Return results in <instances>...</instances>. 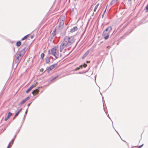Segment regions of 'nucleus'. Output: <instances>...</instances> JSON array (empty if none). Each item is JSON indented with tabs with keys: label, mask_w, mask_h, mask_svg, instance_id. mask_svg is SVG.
Returning <instances> with one entry per match:
<instances>
[{
	"label": "nucleus",
	"mask_w": 148,
	"mask_h": 148,
	"mask_svg": "<svg viewBox=\"0 0 148 148\" xmlns=\"http://www.w3.org/2000/svg\"><path fill=\"white\" fill-rule=\"evenodd\" d=\"M75 41L74 38L73 36L66 37L62 42L66 46H69L73 44Z\"/></svg>",
	"instance_id": "obj_1"
},
{
	"label": "nucleus",
	"mask_w": 148,
	"mask_h": 148,
	"mask_svg": "<svg viewBox=\"0 0 148 148\" xmlns=\"http://www.w3.org/2000/svg\"><path fill=\"white\" fill-rule=\"evenodd\" d=\"M112 27L110 26L108 27L103 32L102 36H104V39L105 40L108 39L109 36L112 30Z\"/></svg>",
	"instance_id": "obj_2"
},
{
	"label": "nucleus",
	"mask_w": 148,
	"mask_h": 148,
	"mask_svg": "<svg viewBox=\"0 0 148 148\" xmlns=\"http://www.w3.org/2000/svg\"><path fill=\"white\" fill-rule=\"evenodd\" d=\"M58 46H56L54 47L51 49V54L54 56L56 59H57L59 57Z\"/></svg>",
	"instance_id": "obj_3"
},
{
	"label": "nucleus",
	"mask_w": 148,
	"mask_h": 148,
	"mask_svg": "<svg viewBox=\"0 0 148 148\" xmlns=\"http://www.w3.org/2000/svg\"><path fill=\"white\" fill-rule=\"evenodd\" d=\"M27 51V47H25L23 50L20 51L18 53H16V55L22 59V57L25 54Z\"/></svg>",
	"instance_id": "obj_4"
},
{
	"label": "nucleus",
	"mask_w": 148,
	"mask_h": 148,
	"mask_svg": "<svg viewBox=\"0 0 148 148\" xmlns=\"http://www.w3.org/2000/svg\"><path fill=\"white\" fill-rule=\"evenodd\" d=\"M64 23V20L60 19L59 20V28L60 30H62L63 28V26Z\"/></svg>",
	"instance_id": "obj_5"
},
{
	"label": "nucleus",
	"mask_w": 148,
	"mask_h": 148,
	"mask_svg": "<svg viewBox=\"0 0 148 148\" xmlns=\"http://www.w3.org/2000/svg\"><path fill=\"white\" fill-rule=\"evenodd\" d=\"M66 46L65 45V44L62 42L60 46V52H62V50L63 49L64 47Z\"/></svg>",
	"instance_id": "obj_6"
},
{
	"label": "nucleus",
	"mask_w": 148,
	"mask_h": 148,
	"mask_svg": "<svg viewBox=\"0 0 148 148\" xmlns=\"http://www.w3.org/2000/svg\"><path fill=\"white\" fill-rule=\"evenodd\" d=\"M35 85H32L29 88H28L26 91V93H29L34 87H35L36 86Z\"/></svg>",
	"instance_id": "obj_7"
},
{
	"label": "nucleus",
	"mask_w": 148,
	"mask_h": 148,
	"mask_svg": "<svg viewBox=\"0 0 148 148\" xmlns=\"http://www.w3.org/2000/svg\"><path fill=\"white\" fill-rule=\"evenodd\" d=\"M39 90L38 89H35V90H34L32 92V93L33 94V95H35L37 94L39 92Z\"/></svg>",
	"instance_id": "obj_8"
},
{
	"label": "nucleus",
	"mask_w": 148,
	"mask_h": 148,
	"mask_svg": "<svg viewBox=\"0 0 148 148\" xmlns=\"http://www.w3.org/2000/svg\"><path fill=\"white\" fill-rule=\"evenodd\" d=\"M90 50H88L84 55L82 58V59H84L89 54L90 52Z\"/></svg>",
	"instance_id": "obj_9"
},
{
	"label": "nucleus",
	"mask_w": 148,
	"mask_h": 148,
	"mask_svg": "<svg viewBox=\"0 0 148 148\" xmlns=\"http://www.w3.org/2000/svg\"><path fill=\"white\" fill-rule=\"evenodd\" d=\"M78 29L77 27V26L74 27L72 29L70 30V32L71 33H73L75 31H76Z\"/></svg>",
	"instance_id": "obj_10"
},
{
	"label": "nucleus",
	"mask_w": 148,
	"mask_h": 148,
	"mask_svg": "<svg viewBox=\"0 0 148 148\" xmlns=\"http://www.w3.org/2000/svg\"><path fill=\"white\" fill-rule=\"evenodd\" d=\"M21 59L16 55V59L15 60L16 63L18 64L20 62Z\"/></svg>",
	"instance_id": "obj_11"
},
{
	"label": "nucleus",
	"mask_w": 148,
	"mask_h": 148,
	"mask_svg": "<svg viewBox=\"0 0 148 148\" xmlns=\"http://www.w3.org/2000/svg\"><path fill=\"white\" fill-rule=\"evenodd\" d=\"M45 59L46 63H49L50 62V59L49 56L46 57Z\"/></svg>",
	"instance_id": "obj_12"
},
{
	"label": "nucleus",
	"mask_w": 148,
	"mask_h": 148,
	"mask_svg": "<svg viewBox=\"0 0 148 148\" xmlns=\"http://www.w3.org/2000/svg\"><path fill=\"white\" fill-rule=\"evenodd\" d=\"M117 1V0H113L110 3L111 5H115L116 4Z\"/></svg>",
	"instance_id": "obj_13"
},
{
	"label": "nucleus",
	"mask_w": 148,
	"mask_h": 148,
	"mask_svg": "<svg viewBox=\"0 0 148 148\" xmlns=\"http://www.w3.org/2000/svg\"><path fill=\"white\" fill-rule=\"evenodd\" d=\"M21 45V41H18L16 43V45L17 47H20Z\"/></svg>",
	"instance_id": "obj_14"
},
{
	"label": "nucleus",
	"mask_w": 148,
	"mask_h": 148,
	"mask_svg": "<svg viewBox=\"0 0 148 148\" xmlns=\"http://www.w3.org/2000/svg\"><path fill=\"white\" fill-rule=\"evenodd\" d=\"M53 68L51 66H50L48 67L47 69V72H49L50 71L53 69Z\"/></svg>",
	"instance_id": "obj_15"
},
{
	"label": "nucleus",
	"mask_w": 148,
	"mask_h": 148,
	"mask_svg": "<svg viewBox=\"0 0 148 148\" xmlns=\"http://www.w3.org/2000/svg\"><path fill=\"white\" fill-rule=\"evenodd\" d=\"M58 77V75H57L54 77L53 78L51 79L50 80V82H52L55 80L56 78H57Z\"/></svg>",
	"instance_id": "obj_16"
},
{
	"label": "nucleus",
	"mask_w": 148,
	"mask_h": 148,
	"mask_svg": "<svg viewBox=\"0 0 148 148\" xmlns=\"http://www.w3.org/2000/svg\"><path fill=\"white\" fill-rule=\"evenodd\" d=\"M29 35V34L25 36L23 38H21V40H24L26 39Z\"/></svg>",
	"instance_id": "obj_17"
},
{
	"label": "nucleus",
	"mask_w": 148,
	"mask_h": 148,
	"mask_svg": "<svg viewBox=\"0 0 148 148\" xmlns=\"http://www.w3.org/2000/svg\"><path fill=\"white\" fill-rule=\"evenodd\" d=\"M26 101V100L25 99L21 102L20 104L21 105H22Z\"/></svg>",
	"instance_id": "obj_18"
},
{
	"label": "nucleus",
	"mask_w": 148,
	"mask_h": 148,
	"mask_svg": "<svg viewBox=\"0 0 148 148\" xmlns=\"http://www.w3.org/2000/svg\"><path fill=\"white\" fill-rule=\"evenodd\" d=\"M12 114L11 112H9L8 113V114L7 116L8 118L9 119L10 118V117L11 116Z\"/></svg>",
	"instance_id": "obj_19"
},
{
	"label": "nucleus",
	"mask_w": 148,
	"mask_h": 148,
	"mask_svg": "<svg viewBox=\"0 0 148 148\" xmlns=\"http://www.w3.org/2000/svg\"><path fill=\"white\" fill-rule=\"evenodd\" d=\"M58 65V64L56 63L55 64H53L51 65V66L53 67V69L54 68H55L57 67V66Z\"/></svg>",
	"instance_id": "obj_20"
},
{
	"label": "nucleus",
	"mask_w": 148,
	"mask_h": 148,
	"mask_svg": "<svg viewBox=\"0 0 148 148\" xmlns=\"http://www.w3.org/2000/svg\"><path fill=\"white\" fill-rule=\"evenodd\" d=\"M129 22H127L125 25L123 26V27L122 28V29H125L126 27L127 26V25L129 24Z\"/></svg>",
	"instance_id": "obj_21"
},
{
	"label": "nucleus",
	"mask_w": 148,
	"mask_h": 148,
	"mask_svg": "<svg viewBox=\"0 0 148 148\" xmlns=\"http://www.w3.org/2000/svg\"><path fill=\"white\" fill-rule=\"evenodd\" d=\"M130 0H124V2L125 4H127L128 5L129 4Z\"/></svg>",
	"instance_id": "obj_22"
},
{
	"label": "nucleus",
	"mask_w": 148,
	"mask_h": 148,
	"mask_svg": "<svg viewBox=\"0 0 148 148\" xmlns=\"http://www.w3.org/2000/svg\"><path fill=\"white\" fill-rule=\"evenodd\" d=\"M45 54L43 53H42L41 54V58L42 59H43L45 56Z\"/></svg>",
	"instance_id": "obj_23"
},
{
	"label": "nucleus",
	"mask_w": 148,
	"mask_h": 148,
	"mask_svg": "<svg viewBox=\"0 0 148 148\" xmlns=\"http://www.w3.org/2000/svg\"><path fill=\"white\" fill-rule=\"evenodd\" d=\"M16 135L14 137V138L13 139H12L11 141V142L12 143V144H13V143H14V139H15V138L16 137Z\"/></svg>",
	"instance_id": "obj_24"
},
{
	"label": "nucleus",
	"mask_w": 148,
	"mask_h": 148,
	"mask_svg": "<svg viewBox=\"0 0 148 148\" xmlns=\"http://www.w3.org/2000/svg\"><path fill=\"white\" fill-rule=\"evenodd\" d=\"M52 35L53 36H54L56 35V34L55 33V31H53V32L52 33Z\"/></svg>",
	"instance_id": "obj_25"
},
{
	"label": "nucleus",
	"mask_w": 148,
	"mask_h": 148,
	"mask_svg": "<svg viewBox=\"0 0 148 148\" xmlns=\"http://www.w3.org/2000/svg\"><path fill=\"white\" fill-rule=\"evenodd\" d=\"M10 143L11 142H10L9 143V145L7 147V148H10L12 146V145H10Z\"/></svg>",
	"instance_id": "obj_26"
},
{
	"label": "nucleus",
	"mask_w": 148,
	"mask_h": 148,
	"mask_svg": "<svg viewBox=\"0 0 148 148\" xmlns=\"http://www.w3.org/2000/svg\"><path fill=\"white\" fill-rule=\"evenodd\" d=\"M83 65V66L84 68L86 67L87 66V64L85 63H84Z\"/></svg>",
	"instance_id": "obj_27"
},
{
	"label": "nucleus",
	"mask_w": 148,
	"mask_h": 148,
	"mask_svg": "<svg viewBox=\"0 0 148 148\" xmlns=\"http://www.w3.org/2000/svg\"><path fill=\"white\" fill-rule=\"evenodd\" d=\"M99 5V3H98L96 5V6H95V9H96L97 8H98V6Z\"/></svg>",
	"instance_id": "obj_28"
},
{
	"label": "nucleus",
	"mask_w": 148,
	"mask_h": 148,
	"mask_svg": "<svg viewBox=\"0 0 148 148\" xmlns=\"http://www.w3.org/2000/svg\"><path fill=\"white\" fill-rule=\"evenodd\" d=\"M80 69V67H78L76 68L74 70V71H77L79 70Z\"/></svg>",
	"instance_id": "obj_29"
},
{
	"label": "nucleus",
	"mask_w": 148,
	"mask_h": 148,
	"mask_svg": "<svg viewBox=\"0 0 148 148\" xmlns=\"http://www.w3.org/2000/svg\"><path fill=\"white\" fill-rule=\"evenodd\" d=\"M19 114V113H18V112H17L16 113L15 115V117H16Z\"/></svg>",
	"instance_id": "obj_30"
},
{
	"label": "nucleus",
	"mask_w": 148,
	"mask_h": 148,
	"mask_svg": "<svg viewBox=\"0 0 148 148\" xmlns=\"http://www.w3.org/2000/svg\"><path fill=\"white\" fill-rule=\"evenodd\" d=\"M87 71H85V72H79V73H79V74H82V73H86Z\"/></svg>",
	"instance_id": "obj_31"
},
{
	"label": "nucleus",
	"mask_w": 148,
	"mask_h": 148,
	"mask_svg": "<svg viewBox=\"0 0 148 148\" xmlns=\"http://www.w3.org/2000/svg\"><path fill=\"white\" fill-rule=\"evenodd\" d=\"M29 98H30L29 97V96H28L26 98H25V99L26 100V101H27V100H29Z\"/></svg>",
	"instance_id": "obj_32"
},
{
	"label": "nucleus",
	"mask_w": 148,
	"mask_h": 148,
	"mask_svg": "<svg viewBox=\"0 0 148 148\" xmlns=\"http://www.w3.org/2000/svg\"><path fill=\"white\" fill-rule=\"evenodd\" d=\"M28 108L26 109L25 112V114H27V111H28Z\"/></svg>",
	"instance_id": "obj_33"
},
{
	"label": "nucleus",
	"mask_w": 148,
	"mask_h": 148,
	"mask_svg": "<svg viewBox=\"0 0 148 148\" xmlns=\"http://www.w3.org/2000/svg\"><path fill=\"white\" fill-rule=\"evenodd\" d=\"M12 121H10L7 124V126H8L9 125H10V124L11 123Z\"/></svg>",
	"instance_id": "obj_34"
},
{
	"label": "nucleus",
	"mask_w": 148,
	"mask_h": 148,
	"mask_svg": "<svg viewBox=\"0 0 148 148\" xmlns=\"http://www.w3.org/2000/svg\"><path fill=\"white\" fill-rule=\"evenodd\" d=\"M107 6H108V5H107V6H106V9H105V10H104V12H103V14H105V13L106 12V9H107Z\"/></svg>",
	"instance_id": "obj_35"
},
{
	"label": "nucleus",
	"mask_w": 148,
	"mask_h": 148,
	"mask_svg": "<svg viewBox=\"0 0 148 148\" xmlns=\"http://www.w3.org/2000/svg\"><path fill=\"white\" fill-rule=\"evenodd\" d=\"M146 9L147 11H148V5H147L146 7Z\"/></svg>",
	"instance_id": "obj_36"
},
{
	"label": "nucleus",
	"mask_w": 148,
	"mask_h": 148,
	"mask_svg": "<svg viewBox=\"0 0 148 148\" xmlns=\"http://www.w3.org/2000/svg\"><path fill=\"white\" fill-rule=\"evenodd\" d=\"M34 35H32L31 36L30 38L31 39H32V38H34Z\"/></svg>",
	"instance_id": "obj_37"
},
{
	"label": "nucleus",
	"mask_w": 148,
	"mask_h": 148,
	"mask_svg": "<svg viewBox=\"0 0 148 148\" xmlns=\"http://www.w3.org/2000/svg\"><path fill=\"white\" fill-rule=\"evenodd\" d=\"M83 67V65H80L79 66V67H80V68H82Z\"/></svg>",
	"instance_id": "obj_38"
},
{
	"label": "nucleus",
	"mask_w": 148,
	"mask_h": 148,
	"mask_svg": "<svg viewBox=\"0 0 148 148\" xmlns=\"http://www.w3.org/2000/svg\"><path fill=\"white\" fill-rule=\"evenodd\" d=\"M31 103H30L28 104L27 106L28 107V108L29 107V106H30Z\"/></svg>",
	"instance_id": "obj_39"
},
{
	"label": "nucleus",
	"mask_w": 148,
	"mask_h": 148,
	"mask_svg": "<svg viewBox=\"0 0 148 148\" xmlns=\"http://www.w3.org/2000/svg\"><path fill=\"white\" fill-rule=\"evenodd\" d=\"M26 114H25L24 115V118H23V119H24V120L25 119V117L26 116Z\"/></svg>",
	"instance_id": "obj_40"
},
{
	"label": "nucleus",
	"mask_w": 148,
	"mask_h": 148,
	"mask_svg": "<svg viewBox=\"0 0 148 148\" xmlns=\"http://www.w3.org/2000/svg\"><path fill=\"white\" fill-rule=\"evenodd\" d=\"M16 117H15V116H14V117L13 118V119H12V120H14V119H15L16 118Z\"/></svg>",
	"instance_id": "obj_41"
},
{
	"label": "nucleus",
	"mask_w": 148,
	"mask_h": 148,
	"mask_svg": "<svg viewBox=\"0 0 148 148\" xmlns=\"http://www.w3.org/2000/svg\"><path fill=\"white\" fill-rule=\"evenodd\" d=\"M9 118H8V117H7L6 119H5V121H6L8 120V119Z\"/></svg>",
	"instance_id": "obj_42"
},
{
	"label": "nucleus",
	"mask_w": 148,
	"mask_h": 148,
	"mask_svg": "<svg viewBox=\"0 0 148 148\" xmlns=\"http://www.w3.org/2000/svg\"><path fill=\"white\" fill-rule=\"evenodd\" d=\"M90 61H86V63H90Z\"/></svg>",
	"instance_id": "obj_43"
},
{
	"label": "nucleus",
	"mask_w": 148,
	"mask_h": 148,
	"mask_svg": "<svg viewBox=\"0 0 148 148\" xmlns=\"http://www.w3.org/2000/svg\"><path fill=\"white\" fill-rule=\"evenodd\" d=\"M22 110V108H21L19 110V111L21 112V111Z\"/></svg>",
	"instance_id": "obj_44"
},
{
	"label": "nucleus",
	"mask_w": 148,
	"mask_h": 148,
	"mask_svg": "<svg viewBox=\"0 0 148 148\" xmlns=\"http://www.w3.org/2000/svg\"><path fill=\"white\" fill-rule=\"evenodd\" d=\"M124 36H121V37H120V39H121V38H123V37Z\"/></svg>",
	"instance_id": "obj_45"
},
{
	"label": "nucleus",
	"mask_w": 148,
	"mask_h": 148,
	"mask_svg": "<svg viewBox=\"0 0 148 148\" xmlns=\"http://www.w3.org/2000/svg\"><path fill=\"white\" fill-rule=\"evenodd\" d=\"M104 14H103V15H102V18H103Z\"/></svg>",
	"instance_id": "obj_46"
},
{
	"label": "nucleus",
	"mask_w": 148,
	"mask_h": 148,
	"mask_svg": "<svg viewBox=\"0 0 148 148\" xmlns=\"http://www.w3.org/2000/svg\"><path fill=\"white\" fill-rule=\"evenodd\" d=\"M43 69H41L40 71H43Z\"/></svg>",
	"instance_id": "obj_47"
},
{
	"label": "nucleus",
	"mask_w": 148,
	"mask_h": 148,
	"mask_svg": "<svg viewBox=\"0 0 148 148\" xmlns=\"http://www.w3.org/2000/svg\"><path fill=\"white\" fill-rule=\"evenodd\" d=\"M48 54H50V51L49 50L48 51Z\"/></svg>",
	"instance_id": "obj_48"
},
{
	"label": "nucleus",
	"mask_w": 148,
	"mask_h": 148,
	"mask_svg": "<svg viewBox=\"0 0 148 148\" xmlns=\"http://www.w3.org/2000/svg\"><path fill=\"white\" fill-rule=\"evenodd\" d=\"M56 28H55V29H54L53 31H55V32H56Z\"/></svg>",
	"instance_id": "obj_49"
},
{
	"label": "nucleus",
	"mask_w": 148,
	"mask_h": 148,
	"mask_svg": "<svg viewBox=\"0 0 148 148\" xmlns=\"http://www.w3.org/2000/svg\"><path fill=\"white\" fill-rule=\"evenodd\" d=\"M17 112H18V113H19H19H20V111H19L18 110V111Z\"/></svg>",
	"instance_id": "obj_50"
},
{
	"label": "nucleus",
	"mask_w": 148,
	"mask_h": 148,
	"mask_svg": "<svg viewBox=\"0 0 148 148\" xmlns=\"http://www.w3.org/2000/svg\"><path fill=\"white\" fill-rule=\"evenodd\" d=\"M96 9H95V8L94 10V12H95L96 11Z\"/></svg>",
	"instance_id": "obj_51"
},
{
	"label": "nucleus",
	"mask_w": 148,
	"mask_h": 148,
	"mask_svg": "<svg viewBox=\"0 0 148 148\" xmlns=\"http://www.w3.org/2000/svg\"><path fill=\"white\" fill-rule=\"evenodd\" d=\"M127 143V145H128V147H129L128 143Z\"/></svg>",
	"instance_id": "obj_52"
},
{
	"label": "nucleus",
	"mask_w": 148,
	"mask_h": 148,
	"mask_svg": "<svg viewBox=\"0 0 148 148\" xmlns=\"http://www.w3.org/2000/svg\"><path fill=\"white\" fill-rule=\"evenodd\" d=\"M73 0L75 1H77V0Z\"/></svg>",
	"instance_id": "obj_53"
},
{
	"label": "nucleus",
	"mask_w": 148,
	"mask_h": 148,
	"mask_svg": "<svg viewBox=\"0 0 148 148\" xmlns=\"http://www.w3.org/2000/svg\"><path fill=\"white\" fill-rule=\"evenodd\" d=\"M76 45H77V44H76V45L75 46V47H74V48L76 47Z\"/></svg>",
	"instance_id": "obj_54"
},
{
	"label": "nucleus",
	"mask_w": 148,
	"mask_h": 148,
	"mask_svg": "<svg viewBox=\"0 0 148 148\" xmlns=\"http://www.w3.org/2000/svg\"><path fill=\"white\" fill-rule=\"evenodd\" d=\"M123 141H124L125 142V143H127V142H126L125 141V140H123Z\"/></svg>",
	"instance_id": "obj_55"
},
{
	"label": "nucleus",
	"mask_w": 148,
	"mask_h": 148,
	"mask_svg": "<svg viewBox=\"0 0 148 148\" xmlns=\"http://www.w3.org/2000/svg\"><path fill=\"white\" fill-rule=\"evenodd\" d=\"M94 14V13H93V14H92V15H93V14Z\"/></svg>",
	"instance_id": "obj_56"
},
{
	"label": "nucleus",
	"mask_w": 148,
	"mask_h": 148,
	"mask_svg": "<svg viewBox=\"0 0 148 148\" xmlns=\"http://www.w3.org/2000/svg\"><path fill=\"white\" fill-rule=\"evenodd\" d=\"M50 58H52V57H50Z\"/></svg>",
	"instance_id": "obj_57"
},
{
	"label": "nucleus",
	"mask_w": 148,
	"mask_h": 148,
	"mask_svg": "<svg viewBox=\"0 0 148 148\" xmlns=\"http://www.w3.org/2000/svg\"><path fill=\"white\" fill-rule=\"evenodd\" d=\"M61 56V55H60V57Z\"/></svg>",
	"instance_id": "obj_58"
}]
</instances>
